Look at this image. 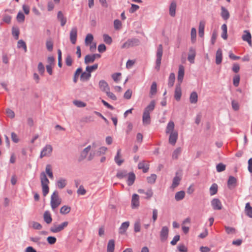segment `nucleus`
<instances>
[{"label":"nucleus","mask_w":252,"mask_h":252,"mask_svg":"<svg viewBox=\"0 0 252 252\" xmlns=\"http://www.w3.org/2000/svg\"><path fill=\"white\" fill-rule=\"evenodd\" d=\"M163 55V47L162 44L158 45L156 53V61L155 68L159 70L161 64V59Z\"/></svg>","instance_id":"nucleus-1"},{"label":"nucleus","mask_w":252,"mask_h":252,"mask_svg":"<svg viewBox=\"0 0 252 252\" xmlns=\"http://www.w3.org/2000/svg\"><path fill=\"white\" fill-rule=\"evenodd\" d=\"M61 203V200L59 198V193L57 190L53 193L51 197V206L52 209L57 208Z\"/></svg>","instance_id":"nucleus-2"},{"label":"nucleus","mask_w":252,"mask_h":252,"mask_svg":"<svg viewBox=\"0 0 252 252\" xmlns=\"http://www.w3.org/2000/svg\"><path fill=\"white\" fill-rule=\"evenodd\" d=\"M140 40L136 38L127 39L122 46V48H128L130 47L136 46L139 45Z\"/></svg>","instance_id":"nucleus-3"},{"label":"nucleus","mask_w":252,"mask_h":252,"mask_svg":"<svg viewBox=\"0 0 252 252\" xmlns=\"http://www.w3.org/2000/svg\"><path fill=\"white\" fill-rule=\"evenodd\" d=\"M68 224V222L66 221L63 222L58 225L53 224V225L50 227V230L53 233H58L64 229V228L66 227Z\"/></svg>","instance_id":"nucleus-4"},{"label":"nucleus","mask_w":252,"mask_h":252,"mask_svg":"<svg viewBox=\"0 0 252 252\" xmlns=\"http://www.w3.org/2000/svg\"><path fill=\"white\" fill-rule=\"evenodd\" d=\"M52 150L53 148L51 145H46L41 151L40 158H42L45 156H49L52 153Z\"/></svg>","instance_id":"nucleus-5"},{"label":"nucleus","mask_w":252,"mask_h":252,"mask_svg":"<svg viewBox=\"0 0 252 252\" xmlns=\"http://www.w3.org/2000/svg\"><path fill=\"white\" fill-rule=\"evenodd\" d=\"M169 233V229L167 226H163L160 232V239L161 241H165L168 238Z\"/></svg>","instance_id":"nucleus-6"},{"label":"nucleus","mask_w":252,"mask_h":252,"mask_svg":"<svg viewBox=\"0 0 252 252\" xmlns=\"http://www.w3.org/2000/svg\"><path fill=\"white\" fill-rule=\"evenodd\" d=\"M211 206L215 210H220L222 206L221 201L218 198H213L211 201Z\"/></svg>","instance_id":"nucleus-7"},{"label":"nucleus","mask_w":252,"mask_h":252,"mask_svg":"<svg viewBox=\"0 0 252 252\" xmlns=\"http://www.w3.org/2000/svg\"><path fill=\"white\" fill-rule=\"evenodd\" d=\"M244 33L242 36L243 40L247 42L249 45L252 47V35L250 32L248 30H245Z\"/></svg>","instance_id":"nucleus-8"},{"label":"nucleus","mask_w":252,"mask_h":252,"mask_svg":"<svg viewBox=\"0 0 252 252\" xmlns=\"http://www.w3.org/2000/svg\"><path fill=\"white\" fill-rule=\"evenodd\" d=\"M185 74V69L184 67L182 65H180L179 67L178 73V84H181L182 83L184 76Z\"/></svg>","instance_id":"nucleus-9"},{"label":"nucleus","mask_w":252,"mask_h":252,"mask_svg":"<svg viewBox=\"0 0 252 252\" xmlns=\"http://www.w3.org/2000/svg\"><path fill=\"white\" fill-rule=\"evenodd\" d=\"M237 186V179L232 176H230L227 181V187L229 189H232Z\"/></svg>","instance_id":"nucleus-10"},{"label":"nucleus","mask_w":252,"mask_h":252,"mask_svg":"<svg viewBox=\"0 0 252 252\" xmlns=\"http://www.w3.org/2000/svg\"><path fill=\"white\" fill-rule=\"evenodd\" d=\"M77 29L76 27L73 28L70 32V40L72 44H75L77 40Z\"/></svg>","instance_id":"nucleus-11"},{"label":"nucleus","mask_w":252,"mask_h":252,"mask_svg":"<svg viewBox=\"0 0 252 252\" xmlns=\"http://www.w3.org/2000/svg\"><path fill=\"white\" fill-rule=\"evenodd\" d=\"M99 87L101 91L106 92L110 90V88L107 82L104 80H101L98 83Z\"/></svg>","instance_id":"nucleus-12"},{"label":"nucleus","mask_w":252,"mask_h":252,"mask_svg":"<svg viewBox=\"0 0 252 252\" xmlns=\"http://www.w3.org/2000/svg\"><path fill=\"white\" fill-rule=\"evenodd\" d=\"M180 84H177L175 90L174 98L177 101L181 99L182 96V91Z\"/></svg>","instance_id":"nucleus-13"},{"label":"nucleus","mask_w":252,"mask_h":252,"mask_svg":"<svg viewBox=\"0 0 252 252\" xmlns=\"http://www.w3.org/2000/svg\"><path fill=\"white\" fill-rule=\"evenodd\" d=\"M139 195L137 194H133L131 199V207L132 208H136L139 206Z\"/></svg>","instance_id":"nucleus-14"},{"label":"nucleus","mask_w":252,"mask_h":252,"mask_svg":"<svg viewBox=\"0 0 252 252\" xmlns=\"http://www.w3.org/2000/svg\"><path fill=\"white\" fill-rule=\"evenodd\" d=\"M177 139L178 132L177 131L172 132L169 136V143L172 145H174L176 143Z\"/></svg>","instance_id":"nucleus-15"},{"label":"nucleus","mask_w":252,"mask_h":252,"mask_svg":"<svg viewBox=\"0 0 252 252\" xmlns=\"http://www.w3.org/2000/svg\"><path fill=\"white\" fill-rule=\"evenodd\" d=\"M222 52L220 48L217 50L216 53V63L218 65L220 64L222 62Z\"/></svg>","instance_id":"nucleus-16"},{"label":"nucleus","mask_w":252,"mask_h":252,"mask_svg":"<svg viewBox=\"0 0 252 252\" xmlns=\"http://www.w3.org/2000/svg\"><path fill=\"white\" fill-rule=\"evenodd\" d=\"M138 168L142 170L143 173H147L149 169V165L146 163V161L143 160L138 163Z\"/></svg>","instance_id":"nucleus-17"},{"label":"nucleus","mask_w":252,"mask_h":252,"mask_svg":"<svg viewBox=\"0 0 252 252\" xmlns=\"http://www.w3.org/2000/svg\"><path fill=\"white\" fill-rule=\"evenodd\" d=\"M127 175V184L128 186H131L133 184L135 180V175L133 172H131Z\"/></svg>","instance_id":"nucleus-18"},{"label":"nucleus","mask_w":252,"mask_h":252,"mask_svg":"<svg viewBox=\"0 0 252 252\" xmlns=\"http://www.w3.org/2000/svg\"><path fill=\"white\" fill-rule=\"evenodd\" d=\"M43 219L44 221L47 223L50 224L52 221V218L50 212L47 210L44 212L43 214Z\"/></svg>","instance_id":"nucleus-19"},{"label":"nucleus","mask_w":252,"mask_h":252,"mask_svg":"<svg viewBox=\"0 0 252 252\" xmlns=\"http://www.w3.org/2000/svg\"><path fill=\"white\" fill-rule=\"evenodd\" d=\"M176 2L175 1L171 2L169 7V14L171 17H175L176 14Z\"/></svg>","instance_id":"nucleus-20"},{"label":"nucleus","mask_w":252,"mask_h":252,"mask_svg":"<svg viewBox=\"0 0 252 252\" xmlns=\"http://www.w3.org/2000/svg\"><path fill=\"white\" fill-rule=\"evenodd\" d=\"M57 18L61 22V26H64L66 23V18L64 17L63 13L61 11L58 12Z\"/></svg>","instance_id":"nucleus-21"},{"label":"nucleus","mask_w":252,"mask_h":252,"mask_svg":"<svg viewBox=\"0 0 252 252\" xmlns=\"http://www.w3.org/2000/svg\"><path fill=\"white\" fill-rule=\"evenodd\" d=\"M143 124L144 125H149L151 123V118L150 113L143 112L142 117Z\"/></svg>","instance_id":"nucleus-22"},{"label":"nucleus","mask_w":252,"mask_h":252,"mask_svg":"<svg viewBox=\"0 0 252 252\" xmlns=\"http://www.w3.org/2000/svg\"><path fill=\"white\" fill-rule=\"evenodd\" d=\"M81 73L80 80L82 82L88 81L91 77V74L86 71L82 72Z\"/></svg>","instance_id":"nucleus-23"},{"label":"nucleus","mask_w":252,"mask_h":252,"mask_svg":"<svg viewBox=\"0 0 252 252\" xmlns=\"http://www.w3.org/2000/svg\"><path fill=\"white\" fill-rule=\"evenodd\" d=\"M129 225V221H125L123 222L119 228V233L121 234H124L126 232Z\"/></svg>","instance_id":"nucleus-24"},{"label":"nucleus","mask_w":252,"mask_h":252,"mask_svg":"<svg viewBox=\"0 0 252 252\" xmlns=\"http://www.w3.org/2000/svg\"><path fill=\"white\" fill-rule=\"evenodd\" d=\"M221 16L225 20L228 19L230 17L229 11L223 6L221 7Z\"/></svg>","instance_id":"nucleus-25"},{"label":"nucleus","mask_w":252,"mask_h":252,"mask_svg":"<svg viewBox=\"0 0 252 252\" xmlns=\"http://www.w3.org/2000/svg\"><path fill=\"white\" fill-rule=\"evenodd\" d=\"M198 101V95L196 92L191 93L189 96V101L192 104H195Z\"/></svg>","instance_id":"nucleus-26"},{"label":"nucleus","mask_w":252,"mask_h":252,"mask_svg":"<svg viewBox=\"0 0 252 252\" xmlns=\"http://www.w3.org/2000/svg\"><path fill=\"white\" fill-rule=\"evenodd\" d=\"M155 107V101L152 100L149 104L145 108L144 112L150 113V112L154 110Z\"/></svg>","instance_id":"nucleus-27"},{"label":"nucleus","mask_w":252,"mask_h":252,"mask_svg":"<svg viewBox=\"0 0 252 252\" xmlns=\"http://www.w3.org/2000/svg\"><path fill=\"white\" fill-rule=\"evenodd\" d=\"M121 149H119L117 150V153L115 157L114 160L116 163L119 165L120 166L124 161V159H120L119 158L120 157L121 155Z\"/></svg>","instance_id":"nucleus-28"},{"label":"nucleus","mask_w":252,"mask_h":252,"mask_svg":"<svg viewBox=\"0 0 252 252\" xmlns=\"http://www.w3.org/2000/svg\"><path fill=\"white\" fill-rule=\"evenodd\" d=\"M12 35L14 37L15 40H18L19 39V36L20 34V30L18 27H13L12 28Z\"/></svg>","instance_id":"nucleus-29"},{"label":"nucleus","mask_w":252,"mask_h":252,"mask_svg":"<svg viewBox=\"0 0 252 252\" xmlns=\"http://www.w3.org/2000/svg\"><path fill=\"white\" fill-rule=\"evenodd\" d=\"M41 184V185H47L49 184V180L47 178L45 173L42 172L40 173V175Z\"/></svg>","instance_id":"nucleus-30"},{"label":"nucleus","mask_w":252,"mask_h":252,"mask_svg":"<svg viewBox=\"0 0 252 252\" xmlns=\"http://www.w3.org/2000/svg\"><path fill=\"white\" fill-rule=\"evenodd\" d=\"M66 185V180L63 178H60L56 183V186L59 189H62Z\"/></svg>","instance_id":"nucleus-31"},{"label":"nucleus","mask_w":252,"mask_h":252,"mask_svg":"<svg viewBox=\"0 0 252 252\" xmlns=\"http://www.w3.org/2000/svg\"><path fill=\"white\" fill-rule=\"evenodd\" d=\"M115 249V241L113 239L110 240L107 244V252H114Z\"/></svg>","instance_id":"nucleus-32"},{"label":"nucleus","mask_w":252,"mask_h":252,"mask_svg":"<svg viewBox=\"0 0 252 252\" xmlns=\"http://www.w3.org/2000/svg\"><path fill=\"white\" fill-rule=\"evenodd\" d=\"M185 196V192L183 190L178 191L175 195V199L176 201H179L182 200Z\"/></svg>","instance_id":"nucleus-33"},{"label":"nucleus","mask_w":252,"mask_h":252,"mask_svg":"<svg viewBox=\"0 0 252 252\" xmlns=\"http://www.w3.org/2000/svg\"><path fill=\"white\" fill-rule=\"evenodd\" d=\"M245 213L249 217L252 218V207L249 202L246 204Z\"/></svg>","instance_id":"nucleus-34"},{"label":"nucleus","mask_w":252,"mask_h":252,"mask_svg":"<svg viewBox=\"0 0 252 252\" xmlns=\"http://www.w3.org/2000/svg\"><path fill=\"white\" fill-rule=\"evenodd\" d=\"M221 29L222 31V33L221 34V37L223 39H226L227 38V25L225 24H223L221 27Z\"/></svg>","instance_id":"nucleus-35"},{"label":"nucleus","mask_w":252,"mask_h":252,"mask_svg":"<svg viewBox=\"0 0 252 252\" xmlns=\"http://www.w3.org/2000/svg\"><path fill=\"white\" fill-rule=\"evenodd\" d=\"M204 27H205L204 23H203L202 22H200L199 23V28H198V35L200 37H203L204 36Z\"/></svg>","instance_id":"nucleus-36"},{"label":"nucleus","mask_w":252,"mask_h":252,"mask_svg":"<svg viewBox=\"0 0 252 252\" xmlns=\"http://www.w3.org/2000/svg\"><path fill=\"white\" fill-rule=\"evenodd\" d=\"M82 72V68L81 67L78 68L76 70V71H75V72L74 73V75H73V81L74 83H77L78 77H79V75L80 74H81V73Z\"/></svg>","instance_id":"nucleus-37"},{"label":"nucleus","mask_w":252,"mask_h":252,"mask_svg":"<svg viewBox=\"0 0 252 252\" xmlns=\"http://www.w3.org/2000/svg\"><path fill=\"white\" fill-rule=\"evenodd\" d=\"M218 186L216 183H213L210 188V194L211 195L216 194L218 192Z\"/></svg>","instance_id":"nucleus-38"},{"label":"nucleus","mask_w":252,"mask_h":252,"mask_svg":"<svg viewBox=\"0 0 252 252\" xmlns=\"http://www.w3.org/2000/svg\"><path fill=\"white\" fill-rule=\"evenodd\" d=\"M175 76L174 73H171L168 78V86L169 87H172L174 84Z\"/></svg>","instance_id":"nucleus-39"},{"label":"nucleus","mask_w":252,"mask_h":252,"mask_svg":"<svg viewBox=\"0 0 252 252\" xmlns=\"http://www.w3.org/2000/svg\"><path fill=\"white\" fill-rule=\"evenodd\" d=\"M127 174L126 170L119 171L116 174V177L120 179H122L126 177Z\"/></svg>","instance_id":"nucleus-40"},{"label":"nucleus","mask_w":252,"mask_h":252,"mask_svg":"<svg viewBox=\"0 0 252 252\" xmlns=\"http://www.w3.org/2000/svg\"><path fill=\"white\" fill-rule=\"evenodd\" d=\"M174 128V122L173 121H170L167 124L166 129V132L167 133H168L169 132L171 133L172 132H174L173 131Z\"/></svg>","instance_id":"nucleus-41"},{"label":"nucleus","mask_w":252,"mask_h":252,"mask_svg":"<svg viewBox=\"0 0 252 252\" xmlns=\"http://www.w3.org/2000/svg\"><path fill=\"white\" fill-rule=\"evenodd\" d=\"M94 60L92 55H87L85 57L84 63L85 64H89L93 63Z\"/></svg>","instance_id":"nucleus-42"},{"label":"nucleus","mask_w":252,"mask_h":252,"mask_svg":"<svg viewBox=\"0 0 252 252\" xmlns=\"http://www.w3.org/2000/svg\"><path fill=\"white\" fill-rule=\"evenodd\" d=\"M94 39L93 35L91 33H88L85 38V43L86 45L90 44Z\"/></svg>","instance_id":"nucleus-43"},{"label":"nucleus","mask_w":252,"mask_h":252,"mask_svg":"<svg viewBox=\"0 0 252 252\" xmlns=\"http://www.w3.org/2000/svg\"><path fill=\"white\" fill-rule=\"evenodd\" d=\"M71 210V208L68 206L64 205L60 209V213L65 215L68 214Z\"/></svg>","instance_id":"nucleus-44"},{"label":"nucleus","mask_w":252,"mask_h":252,"mask_svg":"<svg viewBox=\"0 0 252 252\" xmlns=\"http://www.w3.org/2000/svg\"><path fill=\"white\" fill-rule=\"evenodd\" d=\"M181 151L182 150L181 148L176 149L172 153V158L175 159H177L178 158V156L181 154Z\"/></svg>","instance_id":"nucleus-45"},{"label":"nucleus","mask_w":252,"mask_h":252,"mask_svg":"<svg viewBox=\"0 0 252 252\" xmlns=\"http://www.w3.org/2000/svg\"><path fill=\"white\" fill-rule=\"evenodd\" d=\"M181 180V178L177 176L174 177L173 179L172 187L173 188L177 187L179 185Z\"/></svg>","instance_id":"nucleus-46"},{"label":"nucleus","mask_w":252,"mask_h":252,"mask_svg":"<svg viewBox=\"0 0 252 252\" xmlns=\"http://www.w3.org/2000/svg\"><path fill=\"white\" fill-rule=\"evenodd\" d=\"M91 148V145H89L88 146H87L86 148H85L83 150V151L82 152V153L81 154V157L83 159L85 158L86 157V156H87L89 152L90 151Z\"/></svg>","instance_id":"nucleus-47"},{"label":"nucleus","mask_w":252,"mask_h":252,"mask_svg":"<svg viewBox=\"0 0 252 252\" xmlns=\"http://www.w3.org/2000/svg\"><path fill=\"white\" fill-rule=\"evenodd\" d=\"M141 229V224L139 220H136L134 224V231L135 233L139 232Z\"/></svg>","instance_id":"nucleus-48"},{"label":"nucleus","mask_w":252,"mask_h":252,"mask_svg":"<svg viewBox=\"0 0 252 252\" xmlns=\"http://www.w3.org/2000/svg\"><path fill=\"white\" fill-rule=\"evenodd\" d=\"M157 175L155 174H152L150 176L147 178V180L148 183L153 184H154L157 179Z\"/></svg>","instance_id":"nucleus-49"},{"label":"nucleus","mask_w":252,"mask_h":252,"mask_svg":"<svg viewBox=\"0 0 252 252\" xmlns=\"http://www.w3.org/2000/svg\"><path fill=\"white\" fill-rule=\"evenodd\" d=\"M157 85L156 82H153L152 84V85L151 86L150 88V94L151 95H155L157 92Z\"/></svg>","instance_id":"nucleus-50"},{"label":"nucleus","mask_w":252,"mask_h":252,"mask_svg":"<svg viewBox=\"0 0 252 252\" xmlns=\"http://www.w3.org/2000/svg\"><path fill=\"white\" fill-rule=\"evenodd\" d=\"M98 68V64L95 63L91 66H87L86 68V71L91 74V72Z\"/></svg>","instance_id":"nucleus-51"},{"label":"nucleus","mask_w":252,"mask_h":252,"mask_svg":"<svg viewBox=\"0 0 252 252\" xmlns=\"http://www.w3.org/2000/svg\"><path fill=\"white\" fill-rule=\"evenodd\" d=\"M16 19L19 23H23L25 21V16L22 12L20 11L18 13Z\"/></svg>","instance_id":"nucleus-52"},{"label":"nucleus","mask_w":252,"mask_h":252,"mask_svg":"<svg viewBox=\"0 0 252 252\" xmlns=\"http://www.w3.org/2000/svg\"><path fill=\"white\" fill-rule=\"evenodd\" d=\"M103 38L104 41L108 45H110L112 42V39L111 36L107 34H104L103 35Z\"/></svg>","instance_id":"nucleus-53"},{"label":"nucleus","mask_w":252,"mask_h":252,"mask_svg":"<svg viewBox=\"0 0 252 252\" xmlns=\"http://www.w3.org/2000/svg\"><path fill=\"white\" fill-rule=\"evenodd\" d=\"M226 166L222 163H219L216 166V170L218 172H221L225 170Z\"/></svg>","instance_id":"nucleus-54"},{"label":"nucleus","mask_w":252,"mask_h":252,"mask_svg":"<svg viewBox=\"0 0 252 252\" xmlns=\"http://www.w3.org/2000/svg\"><path fill=\"white\" fill-rule=\"evenodd\" d=\"M45 171L50 178H53V174L51 169V165L50 164H47L46 166Z\"/></svg>","instance_id":"nucleus-55"},{"label":"nucleus","mask_w":252,"mask_h":252,"mask_svg":"<svg viewBox=\"0 0 252 252\" xmlns=\"http://www.w3.org/2000/svg\"><path fill=\"white\" fill-rule=\"evenodd\" d=\"M191 40L192 43H194L196 40V31L194 28H192L191 30Z\"/></svg>","instance_id":"nucleus-56"},{"label":"nucleus","mask_w":252,"mask_h":252,"mask_svg":"<svg viewBox=\"0 0 252 252\" xmlns=\"http://www.w3.org/2000/svg\"><path fill=\"white\" fill-rule=\"evenodd\" d=\"M240 80V77L239 74L235 75L233 78V83L234 86L238 87Z\"/></svg>","instance_id":"nucleus-57"},{"label":"nucleus","mask_w":252,"mask_h":252,"mask_svg":"<svg viewBox=\"0 0 252 252\" xmlns=\"http://www.w3.org/2000/svg\"><path fill=\"white\" fill-rule=\"evenodd\" d=\"M43 195L45 196L47 195L49 191V188L47 185H41Z\"/></svg>","instance_id":"nucleus-58"},{"label":"nucleus","mask_w":252,"mask_h":252,"mask_svg":"<svg viewBox=\"0 0 252 252\" xmlns=\"http://www.w3.org/2000/svg\"><path fill=\"white\" fill-rule=\"evenodd\" d=\"M114 27L115 30H119L122 27V22L118 19H116L114 21Z\"/></svg>","instance_id":"nucleus-59"},{"label":"nucleus","mask_w":252,"mask_h":252,"mask_svg":"<svg viewBox=\"0 0 252 252\" xmlns=\"http://www.w3.org/2000/svg\"><path fill=\"white\" fill-rule=\"evenodd\" d=\"M37 68H38L39 73L41 75H43V74L45 72V67H44L43 64L41 62H40L38 63Z\"/></svg>","instance_id":"nucleus-60"},{"label":"nucleus","mask_w":252,"mask_h":252,"mask_svg":"<svg viewBox=\"0 0 252 252\" xmlns=\"http://www.w3.org/2000/svg\"><path fill=\"white\" fill-rule=\"evenodd\" d=\"M224 228L227 234H230L235 233V229L234 227H231L227 226H225Z\"/></svg>","instance_id":"nucleus-61"},{"label":"nucleus","mask_w":252,"mask_h":252,"mask_svg":"<svg viewBox=\"0 0 252 252\" xmlns=\"http://www.w3.org/2000/svg\"><path fill=\"white\" fill-rule=\"evenodd\" d=\"M121 76V73L118 72L113 73L112 75V78L114 80V81L116 82H118L120 80V77Z\"/></svg>","instance_id":"nucleus-62"},{"label":"nucleus","mask_w":252,"mask_h":252,"mask_svg":"<svg viewBox=\"0 0 252 252\" xmlns=\"http://www.w3.org/2000/svg\"><path fill=\"white\" fill-rule=\"evenodd\" d=\"M145 194L146 195L145 197H144L145 199H150L153 195L152 189H148L147 190L145 191Z\"/></svg>","instance_id":"nucleus-63"},{"label":"nucleus","mask_w":252,"mask_h":252,"mask_svg":"<svg viewBox=\"0 0 252 252\" xmlns=\"http://www.w3.org/2000/svg\"><path fill=\"white\" fill-rule=\"evenodd\" d=\"M132 92L130 89H128L124 94V97L125 99H129L131 98Z\"/></svg>","instance_id":"nucleus-64"}]
</instances>
